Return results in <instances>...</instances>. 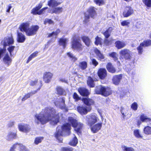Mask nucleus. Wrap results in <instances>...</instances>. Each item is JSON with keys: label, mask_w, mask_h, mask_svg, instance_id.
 <instances>
[{"label": "nucleus", "mask_w": 151, "mask_h": 151, "mask_svg": "<svg viewBox=\"0 0 151 151\" xmlns=\"http://www.w3.org/2000/svg\"><path fill=\"white\" fill-rule=\"evenodd\" d=\"M26 39L25 36L21 32L17 33V41L18 42L22 43Z\"/></svg>", "instance_id": "obj_24"}, {"label": "nucleus", "mask_w": 151, "mask_h": 151, "mask_svg": "<svg viewBox=\"0 0 151 151\" xmlns=\"http://www.w3.org/2000/svg\"><path fill=\"white\" fill-rule=\"evenodd\" d=\"M14 42V40L12 37H9L8 39L6 40V41L4 43L5 44H6V42L8 45H10L13 44Z\"/></svg>", "instance_id": "obj_42"}, {"label": "nucleus", "mask_w": 151, "mask_h": 151, "mask_svg": "<svg viewBox=\"0 0 151 151\" xmlns=\"http://www.w3.org/2000/svg\"><path fill=\"white\" fill-rule=\"evenodd\" d=\"M119 53L120 55L119 59L121 61H123L124 59L128 60L132 59L134 61V58L132 59V52L129 50L126 49L122 50L120 51Z\"/></svg>", "instance_id": "obj_6"}, {"label": "nucleus", "mask_w": 151, "mask_h": 151, "mask_svg": "<svg viewBox=\"0 0 151 151\" xmlns=\"http://www.w3.org/2000/svg\"><path fill=\"white\" fill-rule=\"evenodd\" d=\"M95 91L97 94H101L105 96H107L111 93V91L110 88L102 86L96 87Z\"/></svg>", "instance_id": "obj_5"}, {"label": "nucleus", "mask_w": 151, "mask_h": 151, "mask_svg": "<svg viewBox=\"0 0 151 151\" xmlns=\"http://www.w3.org/2000/svg\"><path fill=\"white\" fill-rule=\"evenodd\" d=\"M77 109L78 112L82 115L86 114L88 111L86 106H79L77 107Z\"/></svg>", "instance_id": "obj_16"}, {"label": "nucleus", "mask_w": 151, "mask_h": 151, "mask_svg": "<svg viewBox=\"0 0 151 151\" xmlns=\"http://www.w3.org/2000/svg\"><path fill=\"white\" fill-rule=\"evenodd\" d=\"M131 107L132 110L135 111L137 110L138 107V105L137 103L134 102L132 104Z\"/></svg>", "instance_id": "obj_47"}, {"label": "nucleus", "mask_w": 151, "mask_h": 151, "mask_svg": "<svg viewBox=\"0 0 151 151\" xmlns=\"http://www.w3.org/2000/svg\"><path fill=\"white\" fill-rule=\"evenodd\" d=\"M150 45H151V40L149 39L144 41L137 47V49L138 51V54L141 55L142 54L144 47H148Z\"/></svg>", "instance_id": "obj_7"}, {"label": "nucleus", "mask_w": 151, "mask_h": 151, "mask_svg": "<svg viewBox=\"0 0 151 151\" xmlns=\"http://www.w3.org/2000/svg\"><path fill=\"white\" fill-rule=\"evenodd\" d=\"M57 94L58 95H65L66 93L65 90L61 86H58L56 88Z\"/></svg>", "instance_id": "obj_29"}, {"label": "nucleus", "mask_w": 151, "mask_h": 151, "mask_svg": "<svg viewBox=\"0 0 151 151\" xmlns=\"http://www.w3.org/2000/svg\"><path fill=\"white\" fill-rule=\"evenodd\" d=\"M65 98L63 97L60 98L59 99L60 101L61 102V103L63 105L62 107H65Z\"/></svg>", "instance_id": "obj_54"}, {"label": "nucleus", "mask_w": 151, "mask_h": 151, "mask_svg": "<svg viewBox=\"0 0 151 151\" xmlns=\"http://www.w3.org/2000/svg\"><path fill=\"white\" fill-rule=\"evenodd\" d=\"M122 148L123 151H134V148L132 147H128L124 145L122 146Z\"/></svg>", "instance_id": "obj_40"}, {"label": "nucleus", "mask_w": 151, "mask_h": 151, "mask_svg": "<svg viewBox=\"0 0 151 151\" xmlns=\"http://www.w3.org/2000/svg\"><path fill=\"white\" fill-rule=\"evenodd\" d=\"M88 14L84 13L85 19L84 22L85 23L88 22L90 17L93 18L96 14L95 8L93 7H91L88 10Z\"/></svg>", "instance_id": "obj_8"}, {"label": "nucleus", "mask_w": 151, "mask_h": 151, "mask_svg": "<svg viewBox=\"0 0 151 151\" xmlns=\"http://www.w3.org/2000/svg\"><path fill=\"white\" fill-rule=\"evenodd\" d=\"M101 38L97 36L95 38V44L96 45H98L99 44H101Z\"/></svg>", "instance_id": "obj_50"}, {"label": "nucleus", "mask_w": 151, "mask_h": 151, "mask_svg": "<svg viewBox=\"0 0 151 151\" xmlns=\"http://www.w3.org/2000/svg\"><path fill=\"white\" fill-rule=\"evenodd\" d=\"M61 4V2H58L56 0H50L48 2V5L50 7H56Z\"/></svg>", "instance_id": "obj_23"}, {"label": "nucleus", "mask_w": 151, "mask_h": 151, "mask_svg": "<svg viewBox=\"0 0 151 151\" xmlns=\"http://www.w3.org/2000/svg\"><path fill=\"white\" fill-rule=\"evenodd\" d=\"M73 148L70 147H62L61 148V151H73Z\"/></svg>", "instance_id": "obj_48"}, {"label": "nucleus", "mask_w": 151, "mask_h": 151, "mask_svg": "<svg viewBox=\"0 0 151 151\" xmlns=\"http://www.w3.org/2000/svg\"><path fill=\"white\" fill-rule=\"evenodd\" d=\"M12 8V6L11 4H9L8 6V8L7 9L6 12H10V10L11 8Z\"/></svg>", "instance_id": "obj_63"}, {"label": "nucleus", "mask_w": 151, "mask_h": 151, "mask_svg": "<svg viewBox=\"0 0 151 151\" xmlns=\"http://www.w3.org/2000/svg\"><path fill=\"white\" fill-rule=\"evenodd\" d=\"M37 92V91H34L30 92V93H29L26 94L24 97L22 99V101H24L28 98L30 97V96L34 94H35Z\"/></svg>", "instance_id": "obj_39"}, {"label": "nucleus", "mask_w": 151, "mask_h": 151, "mask_svg": "<svg viewBox=\"0 0 151 151\" xmlns=\"http://www.w3.org/2000/svg\"><path fill=\"white\" fill-rule=\"evenodd\" d=\"M17 145H19V146L21 147V149H23L24 150L25 148V146L23 145L22 144L17 143L14 144L13 145V146L11 147L9 151H14V149L16 148V146Z\"/></svg>", "instance_id": "obj_34"}, {"label": "nucleus", "mask_w": 151, "mask_h": 151, "mask_svg": "<svg viewBox=\"0 0 151 151\" xmlns=\"http://www.w3.org/2000/svg\"><path fill=\"white\" fill-rule=\"evenodd\" d=\"M34 58V57H33L32 56V55L31 54L30 56H29L28 57V60L27 61V63H29V62L32 59V58Z\"/></svg>", "instance_id": "obj_60"}, {"label": "nucleus", "mask_w": 151, "mask_h": 151, "mask_svg": "<svg viewBox=\"0 0 151 151\" xmlns=\"http://www.w3.org/2000/svg\"><path fill=\"white\" fill-rule=\"evenodd\" d=\"M75 136L73 139L70 141L69 144L70 145L73 146H75L78 143V139L75 135Z\"/></svg>", "instance_id": "obj_33"}, {"label": "nucleus", "mask_w": 151, "mask_h": 151, "mask_svg": "<svg viewBox=\"0 0 151 151\" xmlns=\"http://www.w3.org/2000/svg\"><path fill=\"white\" fill-rule=\"evenodd\" d=\"M18 128L19 130L21 131L27 132L30 130V126L27 124L22 123L18 125Z\"/></svg>", "instance_id": "obj_13"}, {"label": "nucleus", "mask_w": 151, "mask_h": 151, "mask_svg": "<svg viewBox=\"0 0 151 151\" xmlns=\"http://www.w3.org/2000/svg\"><path fill=\"white\" fill-rule=\"evenodd\" d=\"M78 66L82 70H84L87 67V63L85 61L81 62L79 63Z\"/></svg>", "instance_id": "obj_31"}, {"label": "nucleus", "mask_w": 151, "mask_h": 151, "mask_svg": "<svg viewBox=\"0 0 151 151\" xmlns=\"http://www.w3.org/2000/svg\"><path fill=\"white\" fill-rule=\"evenodd\" d=\"M67 55L69 58L70 60L74 62L77 60V58L73 55L70 52L67 53Z\"/></svg>", "instance_id": "obj_38"}, {"label": "nucleus", "mask_w": 151, "mask_h": 151, "mask_svg": "<svg viewBox=\"0 0 151 151\" xmlns=\"http://www.w3.org/2000/svg\"><path fill=\"white\" fill-rule=\"evenodd\" d=\"M52 76V74L50 72H46L43 76V79L45 83H49Z\"/></svg>", "instance_id": "obj_20"}, {"label": "nucleus", "mask_w": 151, "mask_h": 151, "mask_svg": "<svg viewBox=\"0 0 151 151\" xmlns=\"http://www.w3.org/2000/svg\"><path fill=\"white\" fill-rule=\"evenodd\" d=\"M133 134L135 137L137 138H142L143 136L140 134L139 129H135L134 131Z\"/></svg>", "instance_id": "obj_36"}, {"label": "nucleus", "mask_w": 151, "mask_h": 151, "mask_svg": "<svg viewBox=\"0 0 151 151\" xmlns=\"http://www.w3.org/2000/svg\"><path fill=\"white\" fill-rule=\"evenodd\" d=\"M60 32V30L59 29H57L56 31H53L51 33H50L48 36V37H52L54 35H57Z\"/></svg>", "instance_id": "obj_43"}, {"label": "nucleus", "mask_w": 151, "mask_h": 151, "mask_svg": "<svg viewBox=\"0 0 151 151\" xmlns=\"http://www.w3.org/2000/svg\"><path fill=\"white\" fill-rule=\"evenodd\" d=\"M55 110L53 108H46L41 112L35 115V122L37 124H40L43 125L50 120L54 124H56L59 122L60 117L58 115H55Z\"/></svg>", "instance_id": "obj_2"}, {"label": "nucleus", "mask_w": 151, "mask_h": 151, "mask_svg": "<svg viewBox=\"0 0 151 151\" xmlns=\"http://www.w3.org/2000/svg\"><path fill=\"white\" fill-rule=\"evenodd\" d=\"M133 9L131 6H126L123 13V15L124 17H128L133 13Z\"/></svg>", "instance_id": "obj_12"}, {"label": "nucleus", "mask_w": 151, "mask_h": 151, "mask_svg": "<svg viewBox=\"0 0 151 151\" xmlns=\"http://www.w3.org/2000/svg\"><path fill=\"white\" fill-rule=\"evenodd\" d=\"M37 81H32L30 83V85L31 86H33L37 83Z\"/></svg>", "instance_id": "obj_61"}, {"label": "nucleus", "mask_w": 151, "mask_h": 151, "mask_svg": "<svg viewBox=\"0 0 151 151\" xmlns=\"http://www.w3.org/2000/svg\"><path fill=\"white\" fill-rule=\"evenodd\" d=\"M120 112L121 113L122 115L123 116V118L124 119L125 117L126 116V114H127V113L124 112V108L122 107L120 109Z\"/></svg>", "instance_id": "obj_56"}, {"label": "nucleus", "mask_w": 151, "mask_h": 151, "mask_svg": "<svg viewBox=\"0 0 151 151\" xmlns=\"http://www.w3.org/2000/svg\"><path fill=\"white\" fill-rule=\"evenodd\" d=\"M6 51V49L5 47L3 48L0 47V59L4 56Z\"/></svg>", "instance_id": "obj_44"}, {"label": "nucleus", "mask_w": 151, "mask_h": 151, "mask_svg": "<svg viewBox=\"0 0 151 151\" xmlns=\"http://www.w3.org/2000/svg\"><path fill=\"white\" fill-rule=\"evenodd\" d=\"M102 123H98L93 125L91 128V129L93 133L97 132L101 128Z\"/></svg>", "instance_id": "obj_19"}, {"label": "nucleus", "mask_w": 151, "mask_h": 151, "mask_svg": "<svg viewBox=\"0 0 151 151\" xmlns=\"http://www.w3.org/2000/svg\"><path fill=\"white\" fill-rule=\"evenodd\" d=\"M98 75L100 79H104L107 75V71L105 68H100L98 72Z\"/></svg>", "instance_id": "obj_14"}, {"label": "nucleus", "mask_w": 151, "mask_h": 151, "mask_svg": "<svg viewBox=\"0 0 151 151\" xmlns=\"http://www.w3.org/2000/svg\"><path fill=\"white\" fill-rule=\"evenodd\" d=\"M78 39L73 38L72 42V46L73 49L80 50L81 48L82 45Z\"/></svg>", "instance_id": "obj_11"}, {"label": "nucleus", "mask_w": 151, "mask_h": 151, "mask_svg": "<svg viewBox=\"0 0 151 151\" xmlns=\"http://www.w3.org/2000/svg\"><path fill=\"white\" fill-rule=\"evenodd\" d=\"M81 39L85 45L89 47L91 42L89 38L88 37L84 36L81 37Z\"/></svg>", "instance_id": "obj_28"}, {"label": "nucleus", "mask_w": 151, "mask_h": 151, "mask_svg": "<svg viewBox=\"0 0 151 151\" xmlns=\"http://www.w3.org/2000/svg\"><path fill=\"white\" fill-rule=\"evenodd\" d=\"M106 68L108 71L111 73H114L116 70L111 63H108L106 66Z\"/></svg>", "instance_id": "obj_25"}, {"label": "nucleus", "mask_w": 151, "mask_h": 151, "mask_svg": "<svg viewBox=\"0 0 151 151\" xmlns=\"http://www.w3.org/2000/svg\"><path fill=\"white\" fill-rule=\"evenodd\" d=\"M34 58V57H33L32 56V55L31 54L30 56H29L28 57V60L27 61V63H29V62L32 59V58Z\"/></svg>", "instance_id": "obj_59"}, {"label": "nucleus", "mask_w": 151, "mask_h": 151, "mask_svg": "<svg viewBox=\"0 0 151 151\" xmlns=\"http://www.w3.org/2000/svg\"><path fill=\"white\" fill-rule=\"evenodd\" d=\"M68 123L63 124L61 127L58 126L57 128L55 137L60 142H61L63 140L62 136H68L70 134L71 126L74 128L75 130L79 135L81 134V130L83 124L77 122L76 119L72 117H68Z\"/></svg>", "instance_id": "obj_1"}, {"label": "nucleus", "mask_w": 151, "mask_h": 151, "mask_svg": "<svg viewBox=\"0 0 151 151\" xmlns=\"http://www.w3.org/2000/svg\"><path fill=\"white\" fill-rule=\"evenodd\" d=\"M38 53V52L37 51H35L32 53V56L33 57L35 58V57L37 56V54Z\"/></svg>", "instance_id": "obj_62"}, {"label": "nucleus", "mask_w": 151, "mask_h": 151, "mask_svg": "<svg viewBox=\"0 0 151 151\" xmlns=\"http://www.w3.org/2000/svg\"><path fill=\"white\" fill-rule=\"evenodd\" d=\"M39 27L37 25H32L29 27V24L27 23H23L19 26L20 30L22 32H24L28 36L35 35L39 29Z\"/></svg>", "instance_id": "obj_3"}, {"label": "nucleus", "mask_w": 151, "mask_h": 151, "mask_svg": "<svg viewBox=\"0 0 151 151\" xmlns=\"http://www.w3.org/2000/svg\"><path fill=\"white\" fill-rule=\"evenodd\" d=\"M110 57L112 58L114 61H116L118 60L117 57V54L114 52H112L109 53Z\"/></svg>", "instance_id": "obj_41"}, {"label": "nucleus", "mask_w": 151, "mask_h": 151, "mask_svg": "<svg viewBox=\"0 0 151 151\" xmlns=\"http://www.w3.org/2000/svg\"><path fill=\"white\" fill-rule=\"evenodd\" d=\"M130 24L129 20H124L121 22V24L122 26H127Z\"/></svg>", "instance_id": "obj_53"}, {"label": "nucleus", "mask_w": 151, "mask_h": 151, "mask_svg": "<svg viewBox=\"0 0 151 151\" xmlns=\"http://www.w3.org/2000/svg\"><path fill=\"white\" fill-rule=\"evenodd\" d=\"M94 52L99 60H101L104 59V55L97 48L94 49Z\"/></svg>", "instance_id": "obj_27"}, {"label": "nucleus", "mask_w": 151, "mask_h": 151, "mask_svg": "<svg viewBox=\"0 0 151 151\" xmlns=\"http://www.w3.org/2000/svg\"><path fill=\"white\" fill-rule=\"evenodd\" d=\"M42 6L41 4H39L37 6L33 8L32 10L31 13L34 15H41L43 13L44 11L48 9V7H46L43 8L41 9H40Z\"/></svg>", "instance_id": "obj_9"}, {"label": "nucleus", "mask_w": 151, "mask_h": 151, "mask_svg": "<svg viewBox=\"0 0 151 151\" xmlns=\"http://www.w3.org/2000/svg\"><path fill=\"white\" fill-rule=\"evenodd\" d=\"M4 63L7 66L10 65L12 61V60L9 57L8 53L6 54L3 58Z\"/></svg>", "instance_id": "obj_17"}, {"label": "nucleus", "mask_w": 151, "mask_h": 151, "mask_svg": "<svg viewBox=\"0 0 151 151\" xmlns=\"http://www.w3.org/2000/svg\"><path fill=\"white\" fill-rule=\"evenodd\" d=\"M145 122L148 125L145 126L143 129L144 134L147 135L151 134V118L148 117L145 114H142L140 116L139 119L137 121V124L139 126L142 123Z\"/></svg>", "instance_id": "obj_4"}, {"label": "nucleus", "mask_w": 151, "mask_h": 151, "mask_svg": "<svg viewBox=\"0 0 151 151\" xmlns=\"http://www.w3.org/2000/svg\"><path fill=\"white\" fill-rule=\"evenodd\" d=\"M116 47L118 49H121L125 46L126 44L123 42L119 40H117L115 42Z\"/></svg>", "instance_id": "obj_26"}, {"label": "nucleus", "mask_w": 151, "mask_h": 151, "mask_svg": "<svg viewBox=\"0 0 151 151\" xmlns=\"http://www.w3.org/2000/svg\"><path fill=\"white\" fill-rule=\"evenodd\" d=\"M73 96V99L76 101H78L81 99V97H79L76 92L74 93Z\"/></svg>", "instance_id": "obj_46"}, {"label": "nucleus", "mask_w": 151, "mask_h": 151, "mask_svg": "<svg viewBox=\"0 0 151 151\" xmlns=\"http://www.w3.org/2000/svg\"><path fill=\"white\" fill-rule=\"evenodd\" d=\"M16 137V134L13 132H10L7 136V139L10 140L13 139H15Z\"/></svg>", "instance_id": "obj_37"}, {"label": "nucleus", "mask_w": 151, "mask_h": 151, "mask_svg": "<svg viewBox=\"0 0 151 151\" xmlns=\"http://www.w3.org/2000/svg\"><path fill=\"white\" fill-rule=\"evenodd\" d=\"M78 91L80 95L83 96H87L90 94L88 90L84 88H80L78 89Z\"/></svg>", "instance_id": "obj_18"}, {"label": "nucleus", "mask_w": 151, "mask_h": 151, "mask_svg": "<svg viewBox=\"0 0 151 151\" xmlns=\"http://www.w3.org/2000/svg\"><path fill=\"white\" fill-rule=\"evenodd\" d=\"M96 80L97 79L96 78L93 79L91 77H88L87 81V83L88 86L90 88L94 87L95 84L94 81Z\"/></svg>", "instance_id": "obj_22"}, {"label": "nucleus", "mask_w": 151, "mask_h": 151, "mask_svg": "<svg viewBox=\"0 0 151 151\" xmlns=\"http://www.w3.org/2000/svg\"><path fill=\"white\" fill-rule=\"evenodd\" d=\"M43 138V137H36L35 140V143L36 145L38 144L39 143H40L42 142Z\"/></svg>", "instance_id": "obj_49"}, {"label": "nucleus", "mask_w": 151, "mask_h": 151, "mask_svg": "<svg viewBox=\"0 0 151 151\" xmlns=\"http://www.w3.org/2000/svg\"><path fill=\"white\" fill-rule=\"evenodd\" d=\"M91 60L92 63L93 65L96 66L98 65V63L95 59L92 58Z\"/></svg>", "instance_id": "obj_58"}, {"label": "nucleus", "mask_w": 151, "mask_h": 151, "mask_svg": "<svg viewBox=\"0 0 151 151\" xmlns=\"http://www.w3.org/2000/svg\"><path fill=\"white\" fill-rule=\"evenodd\" d=\"M86 117L88 124L90 126H91L96 123L98 119L96 115L95 114H91L88 115L86 116Z\"/></svg>", "instance_id": "obj_10"}, {"label": "nucleus", "mask_w": 151, "mask_h": 151, "mask_svg": "<svg viewBox=\"0 0 151 151\" xmlns=\"http://www.w3.org/2000/svg\"><path fill=\"white\" fill-rule=\"evenodd\" d=\"M63 10L62 7H57L53 9L52 12L56 14H59L61 13Z\"/></svg>", "instance_id": "obj_35"}, {"label": "nucleus", "mask_w": 151, "mask_h": 151, "mask_svg": "<svg viewBox=\"0 0 151 151\" xmlns=\"http://www.w3.org/2000/svg\"><path fill=\"white\" fill-rule=\"evenodd\" d=\"M113 30L112 27H109L108 29L103 33L106 38H108L111 35V34Z\"/></svg>", "instance_id": "obj_30"}, {"label": "nucleus", "mask_w": 151, "mask_h": 151, "mask_svg": "<svg viewBox=\"0 0 151 151\" xmlns=\"http://www.w3.org/2000/svg\"><path fill=\"white\" fill-rule=\"evenodd\" d=\"M84 103L87 106H90L94 104V101L91 99L87 97H84L82 99Z\"/></svg>", "instance_id": "obj_21"}, {"label": "nucleus", "mask_w": 151, "mask_h": 151, "mask_svg": "<svg viewBox=\"0 0 151 151\" xmlns=\"http://www.w3.org/2000/svg\"><path fill=\"white\" fill-rule=\"evenodd\" d=\"M107 39L108 38H106L104 41V43L106 45H109V41Z\"/></svg>", "instance_id": "obj_64"}, {"label": "nucleus", "mask_w": 151, "mask_h": 151, "mask_svg": "<svg viewBox=\"0 0 151 151\" xmlns=\"http://www.w3.org/2000/svg\"><path fill=\"white\" fill-rule=\"evenodd\" d=\"M53 23V22L50 19H46L44 22V24H46L47 23L51 24Z\"/></svg>", "instance_id": "obj_55"}, {"label": "nucleus", "mask_w": 151, "mask_h": 151, "mask_svg": "<svg viewBox=\"0 0 151 151\" xmlns=\"http://www.w3.org/2000/svg\"><path fill=\"white\" fill-rule=\"evenodd\" d=\"M67 40L66 38H61L60 39L59 41V44L60 45L63 46L64 48L66 46Z\"/></svg>", "instance_id": "obj_32"}, {"label": "nucleus", "mask_w": 151, "mask_h": 151, "mask_svg": "<svg viewBox=\"0 0 151 151\" xmlns=\"http://www.w3.org/2000/svg\"><path fill=\"white\" fill-rule=\"evenodd\" d=\"M15 47V46L11 45L9 46L7 50L9 52L11 56H12V52L14 51Z\"/></svg>", "instance_id": "obj_52"}, {"label": "nucleus", "mask_w": 151, "mask_h": 151, "mask_svg": "<svg viewBox=\"0 0 151 151\" xmlns=\"http://www.w3.org/2000/svg\"><path fill=\"white\" fill-rule=\"evenodd\" d=\"M128 74H129V75L131 76L132 79H134L133 77L135 74V72L134 70H132L131 72L129 71H128Z\"/></svg>", "instance_id": "obj_57"}, {"label": "nucleus", "mask_w": 151, "mask_h": 151, "mask_svg": "<svg viewBox=\"0 0 151 151\" xmlns=\"http://www.w3.org/2000/svg\"><path fill=\"white\" fill-rule=\"evenodd\" d=\"M122 78V75L120 74L114 76L112 78L113 83L115 85H118L120 83Z\"/></svg>", "instance_id": "obj_15"}, {"label": "nucleus", "mask_w": 151, "mask_h": 151, "mask_svg": "<svg viewBox=\"0 0 151 151\" xmlns=\"http://www.w3.org/2000/svg\"><path fill=\"white\" fill-rule=\"evenodd\" d=\"M94 2L99 6H101L104 4V2L103 0H94Z\"/></svg>", "instance_id": "obj_51"}, {"label": "nucleus", "mask_w": 151, "mask_h": 151, "mask_svg": "<svg viewBox=\"0 0 151 151\" xmlns=\"http://www.w3.org/2000/svg\"><path fill=\"white\" fill-rule=\"evenodd\" d=\"M143 3L148 7H151V0H143Z\"/></svg>", "instance_id": "obj_45"}]
</instances>
